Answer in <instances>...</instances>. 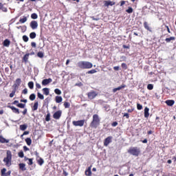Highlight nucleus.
Listing matches in <instances>:
<instances>
[{
	"label": "nucleus",
	"mask_w": 176,
	"mask_h": 176,
	"mask_svg": "<svg viewBox=\"0 0 176 176\" xmlns=\"http://www.w3.org/2000/svg\"><path fill=\"white\" fill-rule=\"evenodd\" d=\"M77 65L80 69H90L93 68V63L89 61H79Z\"/></svg>",
	"instance_id": "obj_1"
},
{
	"label": "nucleus",
	"mask_w": 176,
	"mask_h": 176,
	"mask_svg": "<svg viewBox=\"0 0 176 176\" xmlns=\"http://www.w3.org/2000/svg\"><path fill=\"white\" fill-rule=\"evenodd\" d=\"M100 126V118L97 114L93 116V120L90 123V127L91 129H97Z\"/></svg>",
	"instance_id": "obj_2"
},
{
	"label": "nucleus",
	"mask_w": 176,
	"mask_h": 176,
	"mask_svg": "<svg viewBox=\"0 0 176 176\" xmlns=\"http://www.w3.org/2000/svg\"><path fill=\"white\" fill-rule=\"evenodd\" d=\"M3 162L6 163L7 167H10L12 166V151L9 150L6 151V157H4Z\"/></svg>",
	"instance_id": "obj_3"
},
{
	"label": "nucleus",
	"mask_w": 176,
	"mask_h": 176,
	"mask_svg": "<svg viewBox=\"0 0 176 176\" xmlns=\"http://www.w3.org/2000/svg\"><path fill=\"white\" fill-rule=\"evenodd\" d=\"M128 153L130 155H132V156H136L138 157L140 155H141V150L140 148L135 146V147H131L128 150Z\"/></svg>",
	"instance_id": "obj_4"
},
{
	"label": "nucleus",
	"mask_w": 176,
	"mask_h": 176,
	"mask_svg": "<svg viewBox=\"0 0 176 176\" xmlns=\"http://www.w3.org/2000/svg\"><path fill=\"white\" fill-rule=\"evenodd\" d=\"M87 96L89 100H94L98 94L96 91H91L87 94Z\"/></svg>",
	"instance_id": "obj_5"
},
{
	"label": "nucleus",
	"mask_w": 176,
	"mask_h": 176,
	"mask_svg": "<svg viewBox=\"0 0 176 176\" xmlns=\"http://www.w3.org/2000/svg\"><path fill=\"white\" fill-rule=\"evenodd\" d=\"M72 124H74L76 127H83L85 126V120H80L78 121H73Z\"/></svg>",
	"instance_id": "obj_6"
},
{
	"label": "nucleus",
	"mask_w": 176,
	"mask_h": 176,
	"mask_svg": "<svg viewBox=\"0 0 176 176\" xmlns=\"http://www.w3.org/2000/svg\"><path fill=\"white\" fill-rule=\"evenodd\" d=\"M62 113H63V112L60 110L56 111L53 114L54 119H56V120H58V119H60L61 118Z\"/></svg>",
	"instance_id": "obj_7"
},
{
	"label": "nucleus",
	"mask_w": 176,
	"mask_h": 176,
	"mask_svg": "<svg viewBox=\"0 0 176 176\" xmlns=\"http://www.w3.org/2000/svg\"><path fill=\"white\" fill-rule=\"evenodd\" d=\"M115 3V1H111V0L104 1V6H105L106 8H109V6H113Z\"/></svg>",
	"instance_id": "obj_8"
},
{
	"label": "nucleus",
	"mask_w": 176,
	"mask_h": 176,
	"mask_svg": "<svg viewBox=\"0 0 176 176\" xmlns=\"http://www.w3.org/2000/svg\"><path fill=\"white\" fill-rule=\"evenodd\" d=\"M111 142H112V136H108L104 140V146H108Z\"/></svg>",
	"instance_id": "obj_9"
},
{
	"label": "nucleus",
	"mask_w": 176,
	"mask_h": 176,
	"mask_svg": "<svg viewBox=\"0 0 176 176\" xmlns=\"http://www.w3.org/2000/svg\"><path fill=\"white\" fill-rule=\"evenodd\" d=\"M30 25L32 30H36V28H38V21H32L30 23Z\"/></svg>",
	"instance_id": "obj_10"
},
{
	"label": "nucleus",
	"mask_w": 176,
	"mask_h": 176,
	"mask_svg": "<svg viewBox=\"0 0 176 176\" xmlns=\"http://www.w3.org/2000/svg\"><path fill=\"white\" fill-rule=\"evenodd\" d=\"M21 84V78H16L15 83L13 85L12 87H14V89H17V87H19V86H20Z\"/></svg>",
	"instance_id": "obj_11"
},
{
	"label": "nucleus",
	"mask_w": 176,
	"mask_h": 176,
	"mask_svg": "<svg viewBox=\"0 0 176 176\" xmlns=\"http://www.w3.org/2000/svg\"><path fill=\"white\" fill-rule=\"evenodd\" d=\"M29 58H30V53L25 54L22 58V62L25 63V64H27V63H28Z\"/></svg>",
	"instance_id": "obj_12"
},
{
	"label": "nucleus",
	"mask_w": 176,
	"mask_h": 176,
	"mask_svg": "<svg viewBox=\"0 0 176 176\" xmlns=\"http://www.w3.org/2000/svg\"><path fill=\"white\" fill-rule=\"evenodd\" d=\"M52 78H47V79H44L42 80V85L43 86H47V85H49V83H52Z\"/></svg>",
	"instance_id": "obj_13"
},
{
	"label": "nucleus",
	"mask_w": 176,
	"mask_h": 176,
	"mask_svg": "<svg viewBox=\"0 0 176 176\" xmlns=\"http://www.w3.org/2000/svg\"><path fill=\"white\" fill-rule=\"evenodd\" d=\"M8 108H10V109H11L14 113H17V115L20 113V110L14 106H8Z\"/></svg>",
	"instance_id": "obj_14"
},
{
	"label": "nucleus",
	"mask_w": 176,
	"mask_h": 176,
	"mask_svg": "<svg viewBox=\"0 0 176 176\" xmlns=\"http://www.w3.org/2000/svg\"><path fill=\"white\" fill-rule=\"evenodd\" d=\"M3 46L5 47H9L10 46V40L6 38L3 42Z\"/></svg>",
	"instance_id": "obj_15"
},
{
	"label": "nucleus",
	"mask_w": 176,
	"mask_h": 176,
	"mask_svg": "<svg viewBox=\"0 0 176 176\" xmlns=\"http://www.w3.org/2000/svg\"><path fill=\"white\" fill-rule=\"evenodd\" d=\"M0 142L1 144H9V140L6 139L2 135H0Z\"/></svg>",
	"instance_id": "obj_16"
},
{
	"label": "nucleus",
	"mask_w": 176,
	"mask_h": 176,
	"mask_svg": "<svg viewBox=\"0 0 176 176\" xmlns=\"http://www.w3.org/2000/svg\"><path fill=\"white\" fill-rule=\"evenodd\" d=\"M166 105H168V107H173V105H174V104H175V101H174V100H166Z\"/></svg>",
	"instance_id": "obj_17"
},
{
	"label": "nucleus",
	"mask_w": 176,
	"mask_h": 176,
	"mask_svg": "<svg viewBox=\"0 0 176 176\" xmlns=\"http://www.w3.org/2000/svg\"><path fill=\"white\" fill-rule=\"evenodd\" d=\"M124 87H126V85L123 84L117 88H114V89H113V93H116L118 91L122 90V89H124Z\"/></svg>",
	"instance_id": "obj_18"
},
{
	"label": "nucleus",
	"mask_w": 176,
	"mask_h": 176,
	"mask_svg": "<svg viewBox=\"0 0 176 176\" xmlns=\"http://www.w3.org/2000/svg\"><path fill=\"white\" fill-rule=\"evenodd\" d=\"M42 91L45 96H49L50 94V89L49 88H43Z\"/></svg>",
	"instance_id": "obj_19"
},
{
	"label": "nucleus",
	"mask_w": 176,
	"mask_h": 176,
	"mask_svg": "<svg viewBox=\"0 0 176 176\" xmlns=\"http://www.w3.org/2000/svg\"><path fill=\"white\" fill-rule=\"evenodd\" d=\"M144 118H149V108L148 107L144 108Z\"/></svg>",
	"instance_id": "obj_20"
},
{
	"label": "nucleus",
	"mask_w": 176,
	"mask_h": 176,
	"mask_svg": "<svg viewBox=\"0 0 176 176\" xmlns=\"http://www.w3.org/2000/svg\"><path fill=\"white\" fill-rule=\"evenodd\" d=\"M19 168H20V170H21V171H25V170H27V168H25V164L21 163L19 164Z\"/></svg>",
	"instance_id": "obj_21"
},
{
	"label": "nucleus",
	"mask_w": 176,
	"mask_h": 176,
	"mask_svg": "<svg viewBox=\"0 0 176 176\" xmlns=\"http://www.w3.org/2000/svg\"><path fill=\"white\" fill-rule=\"evenodd\" d=\"M55 101L57 104H60V102L63 101V97L58 96H56Z\"/></svg>",
	"instance_id": "obj_22"
},
{
	"label": "nucleus",
	"mask_w": 176,
	"mask_h": 176,
	"mask_svg": "<svg viewBox=\"0 0 176 176\" xmlns=\"http://www.w3.org/2000/svg\"><path fill=\"white\" fill-rule=\"evenodd\" d=\"M85 175L91 176V167H89L88 169L85 170Z\"/></svg>",
	"instance_id": "obj_23"
},
{
	"label": "nucleus",
	"mask_w": 176,
	"mask_h": 176,
	"mask_svg": "<svg viewBox=\"0 0 176 176\" xmlns=\"http://www.w3.org/2000/svg\"><path fill=\"white\" fill-rule=\"evenodd\" d=\"M171 41H175V36H170V37L166 38L165 39V41L166 42V43H170V42H171Z\"/></svg>",
	"instance_id": "obj_24"
},
{
	"label": "nucleus",
	"mask_w": 176,
	"mask_h": 176,
	"mask_svg": "<svg viewBox=\"0 0 176 176\" xmlns=\"http://www.w3.org/2000/svg\"><path fill=\"white\" fill-rule=\"evenodd\" d=\"M38 105H39V102H35L33 107H32V111H36L38 109Z\"/></svg>",
	"instance_id": "obj_25"
},
{
	"label": "nucleus",
	"mask_w": 176,
	"mask_h": 176,
	"mask_svg": "<svg viewBox=\"0 0 176 176\" xmlns=\"http://www.w3.org/2000/svg\"><path fill=\"white\" fill-rule=\"evenodd\" d=\"M27 127H28V126L25 124L19 126V129L22 131H25V130H27Z\"/></svg>",
	"instance_id": "obj_26"
},
{
	"label": "nucleus",
	"mask_w": 176,
	"mask_h": 176,
	"mask_svg": "<svg viewBox=\"0 0 176 176\" xmlns=\"http://www.w3.org/2000/svg\"><path fill=\"white\" fill-rule=\"evenodd\" d=\"M27 145H28L30 146V145H31V144H32V140H31L30 138H27L25 140Z\"/></svg>",
	"instance_id": "obj_27"
},
{
	"label": "nucleus",
	"mask_w": 176,
	"mask_h": 176,
	"mask_svg": "<svg viewBox=\"0 0 176 176\" xmlns=\"http://www.w3.org/2000/svg\"><path fill=\"white\" fill-rule=\"evenodd\" d=\"M28 19L27 18V16H23V18H21L19 19V23H21V24H24V23H25Z\"/></svg>",
	"instance_id": "obj_28"
},
{
	"label": "nucleus",
	"mask_w": 176,
	"mask_h": 176,
	"mask_svg": "<svg viewBox=\"0 0 176 176\" xmlns=\"http://www.w3.org/2000/svg\"><path fill=\"white\" fill-rule=\"evenodd\" d=\"M36 98V95H35V94H32L29 96V100H30V101H34Z\"/></svg>",
	"instance_id": "obj_29"
},
{
	"label": "nucleus",
	"mask_w": 176,
	"mask_h": 176,
	"mask_svg": "<svg viewBox=\"0 0 176 176\" xmlns=\"http://www.w3.org/2000/svg\"><path fill=\"white\" fill-rule=\"evenodd\" d=\"M37 163H38V164H39V166H42L43 164V163H45V161L43 160V159L42 157H39V159L37 160Z\"/></svg>",
	"instance_id": "obj_30"
},
{
	"label": "nucleus",
	"mask_w": 176,
	"mask_h": 176,
	"mask_svg": "<svg viewBox=\"0 0 176 176\" xmlns=\"http://www.w3.org/2000/svg\"><path fill=\"white\" fill-rule=\"evenodd\" d=\"M30 39H35L36 38V33L35 32H31L30 34Z\"/></svg>",
	"instance_id": "obj_31"
},
{
	"label": "nucleus",
	"mask_w": 176,
	"mask_h": 176,
	"mask_svg": "<svg viewBox=\"0 0 176 176\" xmlns=\"http://www.w3.org/2000/svg\"><path fill=\"white\" fill-rule=\"evenodd\" d=\"M16 91H17V89L14 88V89L12 91V93L10 94V98H13V97H14V95L16 94Z\"/></svg>",
	"instance_id": "obj_32"
},
{
	"label": "nucleus",
	"mask_w": 176,
	"mask_h": 176,
	"mask_svg": "<svg viewBox=\"0 0 176 176\" xmlns=\"http://www.w3.org/2000/svg\"><path fill=\"white\" fill-rule=\"evenodd\" d=\"M28 86L29 89L32 90V89H34V82H32V81L29 82L28 83Z\"/></svg>",
	"instance_id": "obj_33"
},
{
	"label": "nucleus",
	"mask_w": 176,
	"mask_h": 176,
	"mask_svg": "<svg viewBox=\"0 0 176 176\" xmlns=\"http://www.w3.org/2000/svg\"><path fill=\"white\" fill-rule=\"evenodd\" d=\"M144 27L147 31H151V28H149V25H148V22H144Z\"/></svg>",
	"instance_id": "obj_34"
},
{
	"label": "nucleus",
	"mask_w": 176,
	"mask_h": 176,
	"mask_svg": "<svg viewBox=\"0 0 176 176\" xmlns=\"http://www.w3.org/2000/svg\"><path fill=\"white\" fill-rule=\"evenodd\" d=\"M37 97L40 100H45V96L42 94H41L40 92L37 93Z\"/></svg>",
	"instance_id": "obj_35"
},
{
	"label": "nucleus",
	"mask_w": 176,
	"mask_h": 176,
	"mask_svg": "<svg viewBox=\"0 0 176 176\" xmlns=\"http://www.w3.org/2000/svg\"><path fill=\"white\" fill-rule=\"evenodd\" d=\"M126 13L131 14V13H133V12H134V10H133V8L128 7V9L126 10Z\"/></svg>",
	"instance_id": "obj_36"
},
{
	"label": "nucleus",
	"mask_w": 176,
	"mask_h": 176,
	"mask_svg": "<svg viewBox=\"0 0 176 176\" xmlns=\"http://www.w3.org/2000/svg\"><path fill=\"white\" fill-rule=\"evenodd\" d=\"M16 107H18V108L24 109L25 108V104L19 103L16 104Z\"/></svg>",
	"instance_id": "obj_37"
},
{
	"label": "nucleus",
	"mask_w": 176,
	"mask_h": 176,
	"mask_svg": "<svg viewBox=\"0 0 176 176\" xmlns=\"http://www.w3.org/2000/svg\"><path fill=\"white\" fill-rule=\"evenodd\" d=\"M37 56L39 57V58H43L45 54L42 52H38L37 53Z\"/></svg>",
	"instance_id": "obj_38"
},
{
	"label": "nucleus",
	"mask_w": 176,
	"mask_h": 176,
	"mask_svg": "<svg viewBox=\"0 0 176 176\" xmlns=\"http://www.w3.org/2000/svg\"><path fill=\"white\" fill-rule=\"evenodd\" d=\"M31 18L33 19V20H36V19H38V14L33 13L31 14Z\"/></svg>",
	"instance_id": "obj_39"
},
{
	"label": "nucleus",
	"mask_w": 176,
	"mask_h": 176,
	"mask_svg": "<svg viewBox=\"0 0 176 176\" xmlns=\"http://www.w3.org/2000/svg\"><path fill=\"white\" fill-rule=\"evenodd\" d=\"M33 160H34L33 158H30V159L28 160V164L29 166H32V164H34Z\"/></svg>",
	"instance_id": "obj_40"
},
{
	"label": "nucleus",
	"mask_w": 176,
	"mask_h": 176,
	"mask_svg": "<svg viewBox=\"0 0 176 176\" xmlns=\"http://www.w3.org/2000/svg\"><path fill=\"white\" fill-rule=\"evenodd\" d=\"M45 121L46 122H50V113H47V114L45 117Z\"/></svg>",
	"instance_id": "obj_41"
},
{
	"label": "nucleus",
	"mask_w": 176,
	"mask_h": 176,
	"mask_svg": "<svg viewBox=\"0 0 176 176\" xmlns=\"http://www.w3.org/2000/svg\"><path fill=\"white\" fill-rule=\"evenodd\" d=\"M148 90H153V84H148L147 85Z\"/></svg>",
	"instance_id": "obj_42"
},
{
	"label": "nucleus",
	"mask_w": 176,
	"mask_h": 176,
	"mask_svg": "<svg viewBox=\"0 0 176 176\" xmlns=\"http://www.w3.org/2000/svg\"><path fill=\"white\" fill-rule=\"evenodd\" d=\"M18 156H19V157H21V158L24 157V152H23V151H21L18 153Z\"/></svg>",
	"instance_id": "obj_43"
},
{
	"label": "nucleus",
	"mask_w": 176,
	"mask_h": 176,
	"mask_svg": "<svg viewBox=\"0 0 176 176\" xmlns=\"http://www.w3.org/2000/svg\"><path fill=\"white\" fill-rule=\"evenodd\" d=\"M54 93H56V94L60 96V94H61V90H60L59 89H54Z\"/></svg>",
	"instance_id": "obj_44"
},
{
	"label": "nucleus",
	"mask_w": 176,
	"mask_h": 176,
	"mask_svg": "<svg viewBox=\"0 0 176 176\" xmlns=\"http://www.w3.org/2000/svg\"><path fill=\"white\" fill-rule=\"evenodd\" d=\"M6 168H3V169H1V175L2 176H6Z\"/></svg>",
	"instance_id": "obj_45"
},
{
	"label": "nucleus",
	"mask_w": 176,
	"mask_h": 176,
	"mask_svg": "<svg viewBox=\"0 0 176 176\" xmlns=\"http://www.w3.org/2000/svg\"><path fill=\"white\" fill-rule=\"evenodd\" d=\"M23 41H24V42H28V36H26V35H24V36H23Z\"/></svg>",
	"instance_id": "obj_46"
},
{
	"label": "nucleus",
	"mask_w": 176,
	"mask_h": 176,
	"mask_svg": "<svg viewBox=\"0 0 176 176\" xmlns=\"http://www.w3.org/2000/svg\"><path fill=\"white\" fill-rule=\"evenodd\" d=\"M97 72V70L96 69H91V70H89L87 72V74H96Z\"/></svg>",
	"instance_id": "obj_47"
},
{
	"label": "nucleus",
	"mask_w": 176,
	"mask_h": 176,
	"mask_svg": "<svg viewBox=\"0 0 176 176\" xmlns=\"http://www.w3.org/2000/svg\"><path fill=\"white\" fill-rule=\"evenodd\" d=\"M137 109H138V111H141V109H142V106L141 104L137 103Z\"/></svg>",
	"instance_id": "obj_48"
},
{
	"label": "nucleus",
	"mask_w": 176,
	"mask_h": 176,
	"mask_svg": "<svg viewBox=\"0 0 176 176\" xmlns=\"http://www.w3.org/2000/svg\"><path fill=\"white\" fill-rule=\"evenodd\" d=\"M65 108H69V102H65L64 104H63Z\"/></svg>",
	"instance_id": "obj_49"
},
{
	"label": "nucleus",
	"mask_w": 176,
	"mask_h": 176,
	"mask_svg": "<svg viewBox=\"0 0 176 176\" xmlns=\"http://www.w3.org/2000/svg\"><path fill=\"white\" fill-rule=\"evenodd\" d=\"M121 67L123 69H127V64L126 63H122Z\"/></svg>",
	"instance_id": "obj_50"
},
{
	"label": "nucleus",
	"mask_w": 176,
	"mask_h": 176,
	"mask_svg": "<svg viewBox=\"0 0 176 176\" xmlns=\"http://www.w3.org/2000/svg\"><path fill=\"white\" fill-rule=\"evenodd\" d=\"M36 89H42V86H41V84L36 82Z\"/></svg>",
	"instance_id": "obj_51"
},
{
	"label": "nucleus",
	"mask_w": 176,
	"mask_h": 176,
	"mask_svg": "<svg viewBox=\"0 0 176 176\" xmlns=\"http://www.w3.org/2000/svg\"><path fill=\"white\" fill-rule=\"evenodd\" d=\"M28 94V89L27 88H25L23 91H22V94Z\"/></svg>",
	"instance_id": "obj_52"
},
{
	"label": "nucleus",
	"mask_w": 176,
	"mask_h": 176,
	"mask_svg": "<svg viewBox=\"0 0 176 176\" xmlns=\"http://www.w3.org/2000/svg\"><path fill=\"white\" fill-rule=\"evenodd\" d=\"M0 10H2V12H8V8L6 7L2 6V8L0 9Z\"/></svg>",
	"instance_id": "obj_53"
},
{
	"label": "nucleus",
	"mask_w": 176,
	"mask_h": 176,
	"mask_svg": "<svg viewBox=\"0 0 176 176\" xmlns=\"http://www.w3.org/2000/svg\"><path fill=\"white\" fill-rule=\"evenodd\" d=\"M112 127H116L118 126V122L115 121L111 124Z\"/></svg>",
	"instance_id": "obj_54"
},
{
	"label": "nucleus",
	"mask_w": 176,
	"mask_h": 176,
	"mask_svg": "<svg viewBox=\"0 0 176 176\" xmlns=\"http://www.w3.org/2000/svg\"><path fill=\"white\" fill-rule=\"evenodd\" d=\"M31 46H32V47H36V43L32 42L31 43Z\"/></svg>",
	"instance_id": "obj_55"
},
{
	"label": "nucleus",
	"mask_w": 176,
	"mask_h": 176,
	"mask_svg": "<svg viewBox=\"0 0 176 176\" xmlns=\"http://www.w3.org/2000/svg\"><path fill=\"white\" fill-rule=\"evenodd\" d=\"M113 69L114 71H119V69H120V67L119 66H116L113 67Z\"/></svg>",
	"instance_id": "obj_56"
},
{
	"label": "nucleus",
	"mask_w": 176,
	"mask_h": 176,
	"mask_svg": "<svg viewBox=\"0 0 176 176\" xmlns=\"http://www.w3.org/2000/svg\"><path fill=\"white\" fill-rule=\"evenodd\" d=\"M122 47H123V49H130V45H123Z\"/></svg>",
	"instance_id": "obj_57"
},
{
	"label": "nucleus",
	"mask_w": 176,
	"mask_h": 176,
	"mask_svg": "<svg viewBox=\"0 0 176 176\" xmlns=\"http://www.w3.org/2000/svg\"><path fill=\"white\" fill-rule=\"evenodd\" d=\"M23 151H24L25 152H27V151H30V148H28V147H27L26 146H23Z\"/></svg>",
	"instance_id": "obj_58"
},
{
	"label": "nucleus",
	"mask_w": 176,
	"mask_h": 176,
	"mask_svg": "<svg viewBox=\"0 0 176 176\" xmlns=\"http://www.w3.org/2000/svg\"><path fill=\"white\" fill-rule=\"evenodd\" d=\"M124 117H125L126 119H129V118H130V116L129 115V113H126L124 114Z\"/></svg>",
	"instance_id": "obj_59"
},
{
	"label": "nucleus",
	"mask_w": 176,
	"mask_h": 176,
	"mask_svg": "<svg viewBox=\"0 0 176 176\" xmlns=\"http://www.w3.org/2000/svg\"><path fill=\"white\" fill-rule=\"evenodd\" d=\"M120 6H123L126 3V1H121L120 2Z\"/></svg>",
	"instance_id": "obj_60"
},
{
	"label": "nucleus",
	"mask_w": 176,
	"mask_h": 176,
	"mask_svg": "<svg viewBox=\"0 0 176 176\" xmlns=\"http://www.w3.org/2000/svg\"><path fill=\"white\" fill-rule=\"evenodd\" d=\"M13 105H16L17 106V104H19V100H14L13 102H12Z\"/></svg>",
	"instance_id": "obj_61"
},
{
	"label": "nucleus",
	"mask_w": 176,
	"mask_h": 176,
	"mask_svg": "<svg viewBox=\"0 0 176 176\" xmlns=\"http://www.w3.org/2000/svg\"><path fill=\"white\" fill-rule=\"evenodd\" d=\"M23 115H26L27 114V109H24V110L22 111Z\"/></svg>",
	"instance_id": "obj_62"
},
{
	"label": "nucleus",
	"mask_w": 176,
	"mask_h": 176,
	"mask_svg": "<svg viewBox=\"0 0 176 176\" xmlns=\"http://www.w3.org/2000/svg\"><path fill=\"white\" fill-rule=\"evenodd\" d=\"M133 111H134V109H129L127 110V112L129 113H131V112H133Z\"/></svg>",
	"instance_id": "obj_63"
},
{
	"label": "nucleus",
	"mask_w": 176,
	"mask_h": 176,
	"mask_svg": "<svg viewBox=\"0 0 176 176\" xmlns=\"http://www.w3.org/2000/svg\"><path fill=\"white\" fill-rule=\"evenodd\" d=\"M34 155H35V156H36V157H39V153H38V152L35 151V152H34Z\"/></svg>",
	"instance_id": "obj_64"
}]
</instances>
